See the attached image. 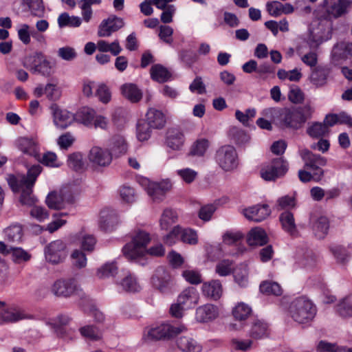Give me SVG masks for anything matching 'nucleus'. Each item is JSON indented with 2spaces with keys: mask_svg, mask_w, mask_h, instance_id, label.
<instances>
[{
  "mask_svg": "<svg viewBox=\"0 0 352 352\" xmlns=\"http://www.w3.org/2000/svg\"><path fill=\"white\" fill-rule=\"evenodd\" d=\"M218 314L217 307L212 304H206L197 309L195 318L199 322H208L215 319Z\"/></svg>",
  "mask_w": 352,
  "mask_h": 352,
  "instance_id": "nucleus-27",
  "label": "nucleus"
},
{
  "mask_svg": "<svg viewBox=\"0 0 352 352\" xmlns=\"http://www.w3.org/2000/svg\"><path fill=\"white\" fill-rule=\"evenodd\" d=\"M65 215L66 213L63 212L58 214H54L53 220L47 225L45 230L49 231L50 233H53L63 227L67 223V221L63 219V217Z\"/></svg>",
  "mask_w": 352,
  "mask_h": 352,
  "instance_id": "nucleus-59",
  "label": "nucleus"
},
{
  "mask_svg": "<svg viewBox=\"0 0 352 352\" xmlns=\"http://www.w3.org/2000/svg\"><path fill=\"white\" fill-rule=\"evenodd\" d=\"M215 160L218 165L226 171H230L239 165L238 155L234 146L224 145L216 153Z\"/></svg>",
  "mask_w": 352,
  "mask_h": 352,
  "instance_id": "nucleus-9",
  "label": "nucleus"
},
{
  "mask_svg": "<svg viewBox=\"0 0 352 352\" xmlns=\"http://www.w3.org/2000/svg\"><path fill=\"white\" fill-rule=\"evenodd\" d=\"M47 261L52 264L62 263L67 256V245L64 241L57 239L50 243L45 248Z\"/></svg>",
  "mask_w": 352,
  "mask_h": 352,
  "instance_id": "nucleus-11",
  "label": "nucleus"
},
{
  "mask_svg": "<svg viewBox=\"0 0 352 352\" xmlns=\"http://www.w3.org/2000/svg\"><path fill=\"white\" fill-rule=\"evenodd\" d=\"M151 76L154 80L159 82H164L170 77L169 72L160 65H155L151 67Z\"/></svg>",
  "mask_w": 352,
  "mask_h": 352,
  "instance_id": "nucleus-43",
  "label": "nucleus"
},
{
  "mask_svg": "<svg viewBox=\"0 0 352 352\" xmlns=\"http://www.w3.org/2000/svg\"><path fill=\"white\" fill-rule=\"evenodd\" d=\"M243 239V234L240 231H227L222 236L223 243L227 245H238Z\"/></svg>",
  "mask_w": 352,
  "mask_h": 352,
  "instance_id": "nucleus-46",
  "label": "nucleus"
},
{
  "mask_svg": "<svg viewBox=\"0 0 352 352\" xmlns=\"http://www.w3.org/2000/svg\"><path fill=\"white\" fill-rule=\"evenodd\" d=\"M331 74L330 68L327 65H320L311 69L309 80L316 87L324 86Z\"/></svg>",
  "mask_w": 352,
  "mask_h": 352,
  "instance_id": "nucleus-23",
  "label": "nucleus"
},
{
  "mask_svg": "<svg viewBox=\"0 0 352 352\" xmlns=\"http://www.w3.org/2000/svg\"><path fill=\"white\" fill-rule=\"evenodd\" d=\"M331 23L327 19L316 20L311 24L307 43L311 48H317L331 38Z\"/></svg>",
  "mask_w": 352,
  "mask_h": 352,
  "instance_id": "nucleus-6",
  "label": "nucleus"
},
{
  "mask_svg": "<svg viewBox=\"0 0 352 352\" xmlns=\"http://www.w3.org/2000/svg\"><path fill=\"white\" fill-rule=\"evenodd\" d=\"M247 241L251 246L263 245L267 242V236L263 229L260 228H255L250 231L248 235Z\"/></svg>",
  "mask_w": 352,
  "mask_h": 352,
  "instance_id": "nucleus-34",
  "label": "nucleus"
},
{
  "mask_svg": "<svg viewBox=\"0 0 352 352\" xmlns=\"http://www.w3.org/2000/svg\"><path fill=\"white\" fill-rule=\"evenodd\" d=\"M287 170V164L283 159L275 158L261 165L260 175L265 181H274L283 176Z\"/></svg>",
  "mask_w": 352,
  "mask_h": 352,
  "instance_id": "nucleus-7",
  "label": "nucleus"
},
{
  "mask_svg": "<svg viewBox=\"0 0 352 352\" xmlns=\"http://www.w3.org/2000/svg\"><path fill=\"white\" fill-rule=\"evenodd\" d=\"M122 96L131 102H138L142 98V92L133 83H125L120 87Z\"/></svg>",
  "mask_w": 352,
  "mask_h": 352,
  "instance_id": "nucleus-30",
  "label": "nucleus"
},
{
  "mask_svg": "<svg viewBox=\"0 0 352 352\" xmlns=\"http://www.w3.org/2000/svg\"><path fill=\"white\" fill-rule=\"evenodd\" d=\"M151 283L156 289L162 293L170 291L174 286L172 276L162 267L156 269L151 278Z\"/></svg>",
  "mask_w": 352,
  "mask_h": 352,
  "instance_id": "nucleus-13",
  "label": "nucleus"
},
{
  "mask_svg": "<svg viewBox=\"0 0 352 352\" xmlns=\"http://www.w3.org/2000/svg\"><path fill=\"white\" fill-rule=\"evenodd\" d=\"M36 160L46 166L59 167L61 165L56 154L51 151L44 153L42 156L39 153Z\"/></svg>",
  "mask_w": 352,
  "mask_h": 352,
  "instance_id": "nucleus-44",
  "label": "nucleus"
},
{
  "mask_svg": "<svg viewBox=\"0 0 352 352\" xmlns=\"http://www.w3.org/2000/svg\"><path fill=\"white\" fill-rule=\"evenodd\" d=\"M118 223V218L116 212L108 208L100 212L99 226L105 231H110Z\"/></svg>",
  "mask_w": 352,
  "mask_h": 352,
  "instance_id": "nucleus-26",
  "label": "nucleus"
},
{
  "mask_svg": "<svg viewBox=\"0 0 352 352\" xmlns=\"http://www.w3.org/2000/svg\"><path fill=\"white\" fill-rule=\"evenodd\" d=\"M146 121L149 126L154 129H160L165 124V118L162 111L151 108L146 113Z\"/></svg>",
  "mask_w": 352,
  "mask_h": 352,
  "instance_id": "nucleus-32",
  "label": "nucleus"
},
{
  "mask_svg": "<svg viewBox=\"0 0 352 352\" xmlns=\"http://www.w3.org/2000/svg\"><path fill=\"white\" fill-rule=\"evenodd\" d=\"M329 229V221L327 217H320L313 223V230L316 236L323 238Z\"/></svg>",
  "mask_w": 352,
  "mask_h": 352,
  "instance_id": "nucleus-48",
  "label": "nucleus"
},
{
  "mask_svg": "<svg viewBox=\"0 0 352 352\" xmlns=\"http://www.w3.org/2000/svg\"><path fill=\"white\" fill-rule=\"evenodd\" d=\"M150 241L151 236L148 232L144 230L136 231L131 242L123 247V254L127 259L135 261L146 255V248Z\"/></svg>",
  "mask_w": 352,
  "mask_h": 352,
  "instance_id": "nucleus-3",
  "label": "nucleus"
},
{
  "mask_svg": "<svg viewBox=\"0 0 352 352\" xmlns=\"http://www.w3.org/2000/svg\"><path fill=\"white\" fill-rule=\"evenodd\" d=\"M324 172H313L311 174L306 170H300L298 171V178L302 182H309L311 180L319 182L323 177Z\"/></svg>",
  "mask_w": 352,
  "mask_h": 352,
  "instance_id": "nucleus-62",
  "label": "nucleus"
},
{
  "mask_svg": "<svg viewBox=\"0 0 352 352\" xmlns=\"http://www.w3.org/2000/svg\"><path fill=\"white\" fill-rule=\"evenodd\" d=\"M139 183L154 201H162L166 192L171 188V183L168 180L154 182L148 178L142 177L139 179Z\"/></svg>",
  "mask_w": 352,
  "mask_h": 352,
  "instance_id": "nucleus-10",
  "label": "nucleus"
},
{
  "mask_svg": "<svg viewBox=\"0 0 352 352\" xmlns=\"http://www.w3.org/2000/svg\"><path fill=\"white\" fill-rule=\"evenodd\" d=\"M54 125L61 129L69 126L74 120V116L54 104L50 107Z\"/></svg>",
  "mask_w": 352,
  "mask_h": 352,
  "instance_id": "nucleus-19",
  "label": "nucleus"
},
{
  "mask_svg": "<svg viewBox=\"0 0 352 352\" xmlns=\"http://www.w3.org/2000/svg\"><path fill=\"white\" fill-rule=\"evenodd\" d=\"M78 289L76 282L74 279H59L54 283L52 286V292L58 297H69Z\"/></svg>",
  "mask_w": 352,
  "mask_h": 352,
  "instance_id": "nucleus-17",
  "label": "nucleus"
},
{
  "mask_svg": "<svg viewBox=\"0 0 352 352\" xmlns=\"http://www.w3.org/2000/svg\"><path fill=\"white\" fill-rule=\"evenodd\" d=\"M12 261L16 263L27 262L31 258V254L21 248H10Z\"/></svg>",
  "mask_w": 352,
  "mask_h": 352,
  "instance_id": "nucleus-57",
  "label": "nucleus"
},
{
  "mask_svg": "<svg viewBox=\"0 0 352 352\" xmlns=\"http://www.w3.org/2000/svg\"><path fill=\"white\" fill-rule=\"evenodd\" d=\"M23 66L34 74L50 76L54 72L56 63L47 60L43 53L36 52L25 58Z\"/></svg>",
  "mask_w": 352,
  "mask_h": 352,
  "instance_id": "nucleus-5",
  "label": "nucleus"
},
{
  "mask_svg": "<svg viewBox=\"0 0 352 352\" xmlns=\"http://www.w3.org/2000/svg\"><path fill=\"white\" fill-rule=\"evenodd\" d=\"M177 347L184 352H201V346L190 336H181L176 341Z\"/></svg>",
  "mask_w": 352,
  "mask_h": 352,
  "instance_id": "nucleus-31",
  "label": "nucleus"
},
{
  "mask_svg": "<svg viewBox=\"0 0 352 352\" xmlns=\"http://www.w3.org/2000/svg\"><path fill=\"white\" fill-rule=\"evenodd\" d=\"M177 220V212L171 209H166L164 210L160 219V228L167 230Z\"/></svg>",
  "mask_w": 352,
  "mask_h": 352,
  "instance_id": "nucleus-40",
  "label": "nucleus"
},
{
  "mask_svg": "<svg viewBox=\"0 0 352 352\" xmlns=\"http://www.w3.org/2000/svg\"><path fill=\"white\" fill-rule=\"evenodd\" d=\"M252 314V309L251 306L243 302H237L232 309V316L238 321L246 320Z\"/></svg>",
  "mask_w": 352,
  "mask_h": 352,
  "instance_id": "nucleus-33",
  "label": "nucleus"
},
{
  "mask_svg": "<svg viewBox=\"0 0 352 352\" xmlns=\"http://www.w3.org/2000/svg\"><path fill=\"white\" fill-rule=\"evenodd\" d=\"M210 142L206 139L197 140L191 147L190 154L192 155L203 156L209 148Z\"/></svg>",
  "mask_w": 352,
  "mask_h": 352,
  "instance_id": "nucleus-56",
  "label": "nucleus"
},
{
  "mask_svg": "<svg viewBox=\"0 0 352 352\" xmlns=\"http://www.w3.org/2000/svg\"><path fill=\"white\" fill-rule=\"evenodd\" d=\"M79 331L82 336L90 340H98L102 337L100 331L92 325L84 326L79 329Z\"/></svg>",
  "mask_w": 352,
  "mask_h": 352,
  "instance_id": "nucleus-50",
  "label": "nucleus"
},
{
  "mask_svg": "<svg viewBox=\"0 0 352 352\" xmlns=\"http://www.w3.org/2000/svg\"><path fill=\"white\" fill-rule=\"evenodd\" d=\"M234 278L241 287H246L248 283V269L245 264H241L234 270Z\"/></svg>",
  "mask_w": 352,
  "mask_h": 352,
  "instance_id": "nucleus-41",
  "label": "nucleus"
},
{
  "mask_svg": "<svg viewBox=\"0 0 352 352\" xmlns=\"http://www.w3.org/2000/svg\"><path fill=\"white\" fill-rule=\"evenodd\" d=\"M177 174L186 184L192 183L197 177V172L189 168L177 170Z\"/></svg>",
  "mask_w": 352,
  "mask_h": 352,
  "instance_id": "nucleus-64",
  "label": "nucleus"
},
{
  "mask_svg": "<svg viewBox=\"0 0 352 352\" xmlns=\"http://www.w3.org/2000/svg\"><path fill=\"white\" fill-rule=\"evenodd\" d=\"M280 221L283 230L292 236L297 234L294 215L290 212H283L280 216Z\"/></svg>",
  "mask_w": 352,
  "mask_h": 352,
  "instance_id": "nucleus-37",
  "label": "nucleus"
},
{
  "mask_svg": "<svg viewBox=\"0 0 352 352\" xmlns=\"http://www.w3.org/2000/svg\"><path fill=\"white\" fill-rule=\"evenodd\" d=\"M124 24L122 19L116 16H110L102 21L99 26L98 34L100 37L109 36L113 32L123 27Z\"/></svg>",
  "mask_w": 352,
  "mask_h": 352,
  "instance_id": "nucleus-20",
  "label": "nucleus"
},
{
  "mask_svg": "<svg viewBox=\"0 0 352 352\" xmlns=\"http://www.w3.org/2000/svg\"><path fill=\"white\" fill-rule=\"evenodd\" d=\"M324 4L329 16L338 18L347 12L348 9L352 5V1L349 0H333Z\"/></svg>",
  "mask_w": 352,
  "mask_h": 352,
  "instance_id": "nucleus-21",
  "label": "nucleus"
},
{
  "mask_svg": "<svg viewBox=\"0 0 352 352\" xmlns=\"http://www.w3.org/2000/svg\"><path fill=\"white\" fill-rule=\"evenodd\" d=\"M23 1L28 6L32 15L38 17L44 16L45 8L42 0H23Z\"/></svg>",
  "mask_w": 352,
  "mask_h": 352,
  "instance_id": "nucleus-52",
  "label": "nucleus"
},
{
  "mask_svg": "<svg viewBox=\"0 0 352 352\" xmlns=\"http://www.w3.org/2000/svg\"><path fill=\"white\" fill-rule=\"evenodd\" d=\"M43 168L37 164L28 168L27 174L10 175L7 178L8 185L14 192H21L20 202L23 205L33 206L37 201L33 195V188Z\"/></svg>",
  "mask_w": 352,
  "mask_h": 352,
  "instance_id": "nucleus-1",
  "label": "nucleus"
},
{
  "mask_svg": "<svg viewBox=\"0 0 352 352\" xmlns=\"http://www.w3.org/2000/svg\"><path fill=\"white\" fill-rule=\"evenodd\" d=\"M111 150L116 155L125 154L128 150V145L122 136H116L112 140Z\"/></svg>",
  "mask_w": 352,
  "mask_h": 352,
  "instance_id": "nucleus-51",
  "label": "nucleus"
},
{
  "mask_svg": "<svg viewBox=\"0 0 352 352\" xmlns=\"http://www.w3.org/2000/svg\"><path fill=\"white\" fill-rule=\"evenodd\" d=\"M199 294L197 290L192 287L184 289L178 296L177 301L186 309H190L198 304Z\"/></svg>",
  "mask_w": 352,
  "mask_h": 352,
  "instance_id": "nucleus-24",
  "label": "nucleus"
},
{
  "mask_svg": "<svg viewBox=\"0 0 352 352\" xmlns=\"http://www.w3.org/2000/svg\"><path fill=\"white\" fill-rule=\"evenodd\" d=\"M119 285H120L125 291L131 292H139L142 288L136 277L129 272H126L124 274V277L120 281Z\"/></svg>",
  "mask_w": 352,
  "mask_h": 352,
  "instance_id": "nucleus-35",
  "label": "nucleus"
},
{
  "mask_svg": "<svg viewBox=\"0 0 352 352\" xmlns=\"http://www.w3.org/2000/svg\"><path fill=\"white\" fill-rule=\"evenodd\" d=\"M72 265L76 268H83L87 265V257L85 253L79 250H75L71 254Z\"/></svg>",
  "mask_w": 352,
  "mask_h": 352,
  "instance_id": "nucleus-60",
  "label": "nucleus"
},
{
  "mask_svg": "<svg viewBox=\"0 0 352 352\" xmlns=\"http://www.w3.org/2000/svg\"><path fill=\"white\" fill-rule=\"evenodd\" d=\"M307 118L300 108H283L279 111L280 122L287 128L298 129L303 125Z\"/></svg>",
  "mask_w": 352,
  "mask_h": 352,
  "instance_id": "nucleus-8",
  "label": "nucleus"
},
{
  "mask_svg": "<svg viewBox=\"0 0 352 352\" xmlns=\"http://www.w3.org/2000/svg\"><path fill=\"white\" fill-rule=\"evenodd\" d=\"M31 317L24 310L15 305H6L0 311V325L5 323H14Z\"/></svg>",
  "mask_w": 352,
  "mask_h": 352,
  "instance_id": "nucleus-15",
  "label": "nucleus"
},
{
  "mask_svg": "<svg viewBox=\"0 0 352 352\" xmlns=\"http://www.w3.org/2000/svg\"><path fill=\"white\" fill-rule=\"evenodd\" d=\"M184 144V135L177 129H171L167 133V145L174 150H179Z\"/></svg>",
  "mask_w": 352,
  "mask_h": 352,
  "instance_id": "nucleus-38",
  "label": "nucleus"
},
{
  "mask_svg": "<svg viewBox=\"0 0 352 352\" xmlns=\"http://www.w3.org/2000/svg\"><path fill=\"white\" fill-rule=\"evenodd\" d=\"M301 61L307 66L311 68H315L318 61V54L316 50H311L307 53L302 54L298 51Z\"/></svg>",
  "mask_w": 352,
  "mask_h": 352,
  "instance_id": "nucleus-55",
  "label": "nucleus"
},
{
  "mask_svg": "<svg viewBox=\"0 0 352 352\" xmlns=\"http://www.w3.org/2000/svg\"><path fill=\"white\" fill-rule=\"evenodd\" d=\"M233 262L228 259H224L219 262L215 267V272L220 276H226L234 272Z\"/></svg>",
  "mask_w": 352,
  "mask_h": 352,
  "instance_id": "nucleus-54",
  "label": "nucleus"
},
{
  "mask_svg": "<svg viewBox=\"0 0 352 352\" xmlns=\"http://www.w3.org/2000/svg\"><path fill=\"white\" fill-rule=\"evenodd\" d=\"M260 290L262 293L266 294H272L274 296H280L283 289L279 284L275 282L265 281L260 285Z\"/></svg>",
  "mask_w": 352,
  "mask_h": 352,
  "instance_id": "nucleus-49",
  "label": "nucleus"
},
{
  "mask_svg": "<svg viewBox=\"0 0 352 352\" xmlns=\"http://www.w3.org/2000/svg\"><path fill=\"white\" fill-rule=\"evenodd\" d=\"M270 214V210L266 204L257 205L243 210V214L247 219L256 222L264 220Z\"/></svg>",
  "mask_w": 352,
  "mask_h": 352,
  "instance_id": "nucleus-25",
  "label": "nucleus"
},
{
  "mask_svg": "<svg viewBox=\"0 0 352 352\" xmlns=\"http://www.w3.org/2000/svg\"><path fill=\"white\" fill-rule=\"evenodd\" d=\"M118 272V267L116 262L107 263L97 271V276L100 278L113 276Z\"/></svg>",
  "mask_w": 352,
  "mask_h": 352,
  "instance_id": "nucleus-53",
  "label": "nucleus"
},
{
  "mask_svg": "<svg viewBox=\"0 0 352 352\" xmlns=\"http://www.w3.org/2000/svg\"><path fill=\"white\" fill-rule=\"evenodd\" d=\"M77 237L80 241L81 247L84 250L91 252L94 250L96 240L93 235L82 230L77 234Z\"/></svg>",
  "mask_w": 352,
  "mask_h": 352,
  "instance_id": "nucleus-47",
  "label": "nucleus"
},
{
  "mask_svg": "<svg viewBox=\"0 0 352 352\" xmlns=\"http://www.w3.org/2000/svg\"><path fill=\"white\" fill-rule=\"evenodd\" d=\"M201 291L204 296L215 300L219 299L223 293L221 283L218 280L204 283Z\"/></svg>",
  "mask_w": 352,
  "mask_h": 352,
  "instance_id": "nucleus-28",
  "label": "nucleus"
},
{
  "mask_svg": "<svg viewBox=\"0 0 352 352\" xmlns=\"http://www.w3.org/2000/svg\"><path fill=\"white\" fill-rule=\"evenodd\" d=\"M250 336L254 339H262L267 337L268 336V326L267 324L261 321H255L250 331Z\"/></svg>",
  "mask_w": 352,
  "mask_h": 352,
  "instance_id": "nucleus-39",
  "label": "nucleus"
},
{
  "mask_svg": "<svg viewBox=\"0 0 352 352\" xmlns=\"http://www.w3.org/2000/svg\"><path fill=\"white\" fill-rule=\"evenodd\" d=\"M45 95L50 100H57L61 96L60 89L54 84L48 83L45 87Z\"/></svg>",
  "mask_w": 352,
  "mask_h": 352,
  "instance_id": "nucleus-63",
  "label": "nucleus"
},
{
  "mask_svg": "<svg viewBox=\"0 0 352 352\" xmlns=\"http://www.w3.org/2000/svg\"><path fill=\"white\" fill-rule=\"evenodd\" d=\"M316 307L305 297L295 299L289 307V316L296 322L305 324L310 322L316 315Z\"/></svg>",
  "mask_w": 352,
  "mask_h": 352,
  "instance_id": "nucleus-4",
  "label": "nucleus"
},
{
  "mask_svg": "<svg viewBox=\"0 0 352 352\" xmlns=\"http://www.w3.org/2000/svg\"><path fill=\"white\" fill-rule=\"evenodd\" d=\"M302 160L304 162L305 168L311 170L312 172H324L322 169V166L327 164V160L325 157L313 153L308 149H301L298 151Z\"/></svg>",
  "mask_w": 352,
  "mask_h": 352,
  "instance_id": "nucleus-14",
  "label": "nucleus"
},
{
  "mask_svg": "<svg viewBox=\"0 0 352 352\" xmlns=\"http://www.w3.org/2000/svg\"><path fill=\"white\" fill-rule=\"evenodd\" d=\"M67 165L74 170H82L84 166L82 155L80 153L70 154L68 156Z\"/></svg>",
  "mask_w": 352,
  "mask_h": 352,
  "instance_id": "nucleus-58",
  "label": "nucleus"
},
{
  "mask_svg": "<svg viewBox=\"0 0 352 352\" xmlns=\"http://www.w3.org/2000/svg\"><path fill=\"white\" fill-rule=\"evenodd\" d=\"M187 330L184 324L160 323L151 325L144 330L142 339L144 342L168 340Z\"/></svg>",
  "mask_w": 352,
  "mask_h": 352,
  "instance_id": "nucleus-2",
  "label": "nucleus"
},
{
  "mask_svg": "<svg viewBox=\"0 0 352 352\" xmlns=\"http://www.w3.org/2000/svg\"><path fill=\"white\" fill-rule=\"evenodd\" d=\"M15 146L24 155L36 158L40 153V146L35 138L19 137L15 141Z\"/></svg>",
  "mask_w": 352,
  "mask_h": 352,
  "instance_id": "nucleus-18",
  "label": "nucleus"
},
{
  "mask_svg": "<svg viewBox=\"0 0 352 352\" xmlns=\"http://www.w3.org/2000/svg\"><path fill=\"white\" fill-rule=\"evenodd\" d=\"M5 237L10 242L19 243L23 236V228L19 223L12 224L3 230Z\"/></svg>",
  "mask_w": 352,
  "mask_h": 352,
  "instance_id": "nucleus-36",
  "label": "nucleus"
},
{
  "mask_svg": "<svg viewBox=\"0 0 352 352\" xmlns=\"http://www.w3.org/2000/svg\"><path fill=\"white\" fill-rule=\"evenodd\" d=\"M95 96L104 104L108 103L111 98V93L109 88L103 83L99 84L97 86Z\"/></svg>",
  "mask_w": 352,
  "mask_h": 352,
  "instance_id": "nucleus-61",
  "label": "nucleus"
},
{
  "mask_svg": "<svg viewBox=\"0 0 352 352\" xmlns=\"http://www.w3.org/2000/svg\"><path fill=\"white\" fill-rule=\"evenodd\" d=\"M329 129L327 126L321 122H315L307 129V134L313 138H318L328 134Z\"/></svg>",
  "mask_w": 352,
  "mask_h": 352,
  "instance_id": "nucleus-45",
  "label": "nucleus"
},
{
  "mask_svg": "<svg viewBox=\"0 0 352 352\" xmlns=\"http://www.w3.org/2000/svg\"><path fill=\"white\" fill-rule=\"evenodd\" d=\"M82 20L79 16H69L64 12L59 15L58 18V24L60 28L66 26L77 28L81 25Z\"/></svg>",
  "mask_w": 352,
  "mask_h": 352,
  "instance_id": "nucleus-42",
  "label": "nucleus"
},
{
  "mask_svg": "<svg viewBox=\"0 0 352 352\" xmlns=\"http://www.w3.org/2000/svg\"><path fill=\"white\" fill-rule=\"evenodd\" d=\"M74 201L72 195L67 188H63L58 191H53L46 197V204L51 209L60 210L64 208L67 204Z\"/></svg>",
  "mask_w": 352,
  "mask_h": 352,
  "instance_id": "nucleus-12",
  "label": "nucleus"
},
{
  "mask_svg": "<svg viewBox=\"0 0 352 352\" xmlns=\"http://www.w3.org/2000/svg\"><path fill=\"white\" fill-rule=\"evenodd\" d=\"M332 56L335 60H345L352 65V43L340 42L333 48Z\"/></svg>",
  "mask_w": 352,
  "mask_h": 352,
  "instance_id": "nucleus-22",
  "label": "nucleus"
},
{
  "mask_svg": "<svg viewBox=\"0 0 352 352\" xmlns=\"http://www.w3.org/2000/svg\"><path fill=\"white\" fill-rule=\"evenodd\" d=\"M88 160L94 166H107L112 161V155L108 149L95 146L90 149Z\"/></svg>",
  "mask_w": 352,
  "mask_h": 352,
  "instance_id": "nucleus-16",
  "label": "nucleus"
},
{
  "mask_svg": "<svg viewBox=\"0 0 352 352\" xmlns=\"http://www.w3.org/2000/svg\"><path fill=\"white\" fill-rule=\"evenodd\" d=\"M96 113V112L94 109L84 107L76 113L74 120L87 127H92Z\"/></svg>",
  "mask_w": 352,
  "mask_h": 352,
  "instance_id": "nucleus-29",
  "label": "nucleus"
}]
</instances>
